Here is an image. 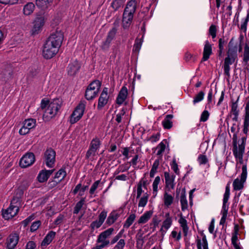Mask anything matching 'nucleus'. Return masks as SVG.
I'll list each match as a JSON object with an SVG mask.
<instances>
[{"instance_id": "obj_13", "label": "nucleus", "mask_w": 249, "mask_h": 249, "mask_svg": "<svg viewBox=\"0 0 249 249\" xmlns=\"http://www.w3.org/2000/svg\"><path fill=\"white\" fill-rule=\"evenodd\" d=\"M19 236L16 233L11 234L7 240V247L8 249H13L17 245Z\"/></svg>"}, {"instance_id": "obj_62", "label": "nucleus", "mask_w": 249, "mask_h": 249, "mask_svg": "<svg viewBox=\"0 0 249 249\" xmlns=\"http://www.w3.org/2000/svg\"><path fill=\"white\" fill-rule=\"evenodd\" d=\"M158 147L160 148V149L157 152L158 155H160L162 154V153L164 151L165 149V145L162 142H161Z\"/></svg>"}, {"instance_id": "obj_32", "label": "nucleus", "mask_w": 249, "mask_h": 249, "mask_svg": "<svg viewBox=\"0 0 249 249\" xmlns=\"http://www.w3.org/2000/svg\"><path fill=\"white\" fill-rule=\"evenodd\" d=\"M39 73V70L37 67L31 68L27 75V79L29 80H31L34 78L36 77Z\"/></svg>"}, {"instance_id": "obj_17", "label": "nucleus", "mask_w": 249, "mask_h": 249, "mask_svg": "<svg viewBox=\"0 0 249 249\" xmlns=\"http://www.w3.org/2000/svg\"><path fill=\"white\" fill-rule=\"evenodd\" d=\"M54 169L46 170H42L37 176L38 180L39 182H44L46 181L49 177L53 174Z\"/></svg>"}, {"instance_id": "obj_50", "label": "nucleus", "mask_w": 249, "mask_h": 249, "mask_svg": "<svg viewBox=\"0 0 249 249\" xmlns=\"http://www.w3.org/2000/svg\"><path fill=\"white\" fill-rule=\"evenodd\" d=\"M40 225L41 222L39 220L34 222L31 226L30 231L32 232L36 231Z\"/></svg>"}, {"instance_id": "obj_23", "label": "nucleus", "mask_w": 249, "mask_h": 249, "mask_svg": "<svg viewBox=\"0 0 249 249\" xmlns=\"http://www.w3.org/2000/svg\"><path fill=\"white\" fill-rule=\"evenodd\" d=\"M173 118V115L169 114L166 116L162 122V125L165 129H169L173 126V122L171 121Z\"/></svg>"}, {"instance_id": "obj_21", "label": "nucleus", "mask_w": 249, "mask_h": 249, "mask_svg": "<svg viewBox=\"0 0 249 249\" xmlns=\"http://www.w3.org/2000/svg\"><path fill=\"white\" fill-rule=\"evenodd\" d=\"M164 177L165 180V185L166 187H171L172 189L174 188V184L173 183L175 177L174 175L171 176L169 173L164 172Z\"/></svg>"}, {"instance_id": "obj_51", "label": "nucleus", "mask_w": 249, "mask_h": 249, "mask_svg": "<svg viewBox=\"0 0 249 249\" xmlns=\"http://www.w3.org/2000/svg\"><path fill=\"white\" fill-rule=\"evenodd\" d=\"M172 223V219H165L162 223V228L165 229L166 230H168L171 226Z\"/></svg>"}, {"instance_id": "obj_46", "label": "nucleus", "mask_w": 249, "mask_h": 249, "mask_svg": "<svg viewBox=\"0 0 249 249\" xmlns=\"http://www.w3.org/2000/svg\"><path fill=\"white\" fill-rule=\"evenodd\" d=\"M249 20V14L247 15L246 17L244 18L243 23L241 25L240 29L246 32L247 31V25Z\"/></svg>"}, {"instance_id": "obj_64", "label": "nucleus", "mask_w": 249, "mask_h": 249, "mask_svg": "<svg viewBox=\"0 0 249 249\" xmlns=\"http://www.w3.org/2000/svg\"><path fill=\"white\" fill-rule=\"evenodd\" d=\"M29 130L30 129L23 124L22 127L20 129L19 133L20 135H24L27 134L29 132Z\"/></svg>"}, {"instance_id": "obj_31", "label": "nucleus", "mask_w": 249, "mask_h": 249, "mask_svg": "<svg viewBox=\"0 0 249 249\" xmlns=\"http://www.w3.org/2000/svg\"><path fill=\"white\" fill-rule=\"evenodd\" d=\"M119 217V214L115 212H112L110 213L106 221V223L108 225H111L117 220Z\"/></svg>"}, {"instance_id": "obj_54", "label": "nucleus", "mask_w": 249, "mask_h": 249, "mask_svg": "<svg viewBox=\"0 0 249 249\" xmlns=\"http://www.w3.org/2000/svg\"><path fill=\"white\" fill-rule=\"evenodd\" d=\"M95 150H93L92 149L89 148V149L88 150V151L87 152V154L86 155V159H89L91 157L93 158V157L95 155L96 153Z\"/></svg>"}, {"instance_id": "obj_10", "label": "nucleus", "mask_w": 249, "mask_h": 249, "mask_svg": "<svg viewBox=\"0 0 249 249\" xmlns=\"http://www.w3.org/2000/svg\"><path fill=\"white\" fill-rule=\"evenodd\" d=\"M117 30L115 27H113L108 32L106 40L103 42L102 45L101 46L102 50L103 51H107L108 49L111 42L115 36Z\"/></svg>"}, {"instance_id": "obj_11", "label": "nucleus", "mask_w": 249, "mask_h": 249, "mask_svg": "<svg viewBox=\"0 0 249 249\" xmlns=\"http://www.w3.org/2000/svg\"><path fill=\"white\" fill-rule=\"evenodd\" d=\"M44 16L42 15H37L34 22L32 34L35 35L38 34L39 31L44 25Z\"/></svg>"}, {"instance_id": "obj_34", "label": "nucleus", "mask_w": 249, "mask_h": 249, "mask_svg": "<svg viewBox=\"0 0 249 249\" xmlns=\"http://www.w3.org/2000/svg\"><path fill=\"white\" fill-rule=\"evenodd\" d=\"M180 203L181 205V210L184 211L187 208L188 204L186 199L185 191H182L180 196Z\"/></svg>"}, {"instance_id": "obj_63", "label": "nucleus", "mask_w": 249, "mask_h": 249, "mask_svg": "<svg viewBox=\"0 0 249 249\" xmlns=\"http://www.w3.org/2000/svg\"><path fill=\"white\" fill-rule=\"evenodd\" d=\"M173 238H175L176 240L179 241L181 238V232L178 233L176 231H173L171 233Z\"/></svg>"}, {"instance_id": "obj_47", "label": "nucleus", "mask_w": 249, "mask_h": 249, "mask_svg": "<svg viewBox=\"0 0 249 249\" xmlns=\"http://www.w3.org/2000/svg\"><path fill=\"white\" fill-rule=\"evenodd\" d=\"M142 46V41L138 38L135 40V44L133 47V51L138 52Z\"/></svg>"}, {"instance_id": "obj_16", "label": "nucleus", "mask_w": 249, "mask_h": 249, "mask_svg": "<svg viewBox=\"0 0 249 249\" xmlns=\"http://www.w3.org/2000/svg\"><path fill=\"white\" fill-rule=\"evenodd\" d=\"M237 45L233 42V38H231L228 44V51L227 55L231 58L237 57Z\"/></svg>"}, {"instance_id": "obj_14", "label": "nucleus", "mask_w": 249, "mask_h": 249, "mask_svg": "<svg viewBox=\"0 0 249 249\" xmlns=\"http://www.w3.org/2000/svg\"><path fill=\"white\" fill-rule=\"evenodd\" d=\"M80 68V65L77 61L75 60L71 62L67 67L68 74L71 76L75 75L79 71Z\"/></svg>"}, {"instance_id": "obj_26", "label": "nucleus", "mask_w": 249, "mask_h": 249, "mask_svg": "<svg viewBox=\"0 0 249 249\" xmlns=\"http://www.w3.org/2000/svg\"><path fill=\"white\" fill-rule=\"evenodd\" d=\"M153 212L151 211H147L139 219L138 222L139 224L145 223L151 217Z\"/></svg>"}, {"instance_id": "obj_25", "label": "nucleus", "mask_w": 249, "mask_h": 249, "mask_svg": "<svg viewBox=\"0 0 249 249\" xmlns=\"http://www.w3.org/2000/svg\"><path fill=\"white\" fill-rule=\"evenodd\" d=\"M178 222L182 228L184 236H186L188 233V227L187 224V221L183 217L182 214H180Z\"/></svg>"}, {"instance_id": "obj_59", "label": "nucleus", "mask_w": 249, "mask_h": 249, "mask_svg": "<svg viewBox=\"0 0 249 249\" xmlns=\"http://www.w3.org/2000/svg\"><path fill=\"white\" fill-rule=\"evenodd\" d=\"M23 193L24 192L21 190V189H17L15 191L14 196L21 199V198L23 196Z\"/></svg>"}, {"instance_id": "obj_15", "label": "nucleus", "mask_w": 249, "mask_h": 249, "mask_svg": "<svg viewBox=\"0 0 249 249\" xmlns=\"http://www.w3.org/2000/svg\"><path fill=\"white\" fill-rule=\"evenodd\" d=\"M213 54L212 45L207 40L203 48V61H207Z\"/></svg>"}, {"instance_id": "obj_33", "label": "nucleus", "mask_w": 249, "mask_h": 249, "mask_svg": "<svg viewBox=\"0 0 249 249\" xmlns=\"http://www.w3.org/2000/svg\"><path fill=\"white\" fill-rule=\"evenodd\" d=\"M173 199L174 198L171 195L168 194L166 192H165L163 196V200L164 205L166 206L169 207L173 203Z\"/></svg>"}, {"instance_id": "obj_42", "label": "nucleus", "mask_w": 249, "mask_h": 249, "mask_svg": "<svg viewBox=\"0 0 249 249\" xmlns=\"http://www.w3.org/2000/svg\"><path fill=\"white\" fill-rule=\"evenodd\" d=\"M249 127V114H245L244 122V128L243 132L247 134L248 131V128Z\"/></svg>"}, {"instance_id": "obj_36", "label": "nucleus", "mask_w": 249, "mask_h": 249, "mask_svg": "<svg viewBox=\"0 0 249 249\" xmlns=\"http://www.w3.org/2000/svg\"><path fill=\"white\" fill-rule=\"evenodd\" d=\"M243 60L246 65L249 61V46L247 44L244 47Z\"/></svg>"}, {"instance_id": "obj_38", "label": "nucleus", "mask_w": 249, "mask_h": 249, "mask_svg": "<svg viewBox=\"0 0 249 249\" xmlns=\"http://www.w3.org/2000/svg\"><path fill=\"white\" fill-rule=\"evenodd\" d=\"M36 121L33 119H30L28 120H26L23 123V124L25 126L28 128L29 129L34 127L36 125Z\"/></svg>"}, {"instance_id": "obj_30", "label": "nucleus", "mask_w": 249, "mask_h": 249, "mask_svg": "<svg viewBox=\"0 0 249 249\" xmlns=\"http://www.w3.org/2000/svg\"><path fill=\"white\" fill-rule=\"evenodd\" d=\"M35 5L32 2H29L25 5L23 8V13L26 15H29L33 13Z\"/></svg>"}, {"instance_id": "obj_61", "label": "nucleus", "mask_w": 249, "mask_h": 249, "mask_svg": "<svg viewBox=\"0 0 249 249\" xmlns=\"http://www.w3.org/2000/svg\"><path fill=\"white\" fill-rule=\"evenodd\" d=\"M236 57H233V58H231V56H228L225 58V62H224V65H230L233 62H234Z\"/></svg>"}, {"instance_id": "obj_6", "label": "nucleus", "mask_w": 249, "mask_h": 249, "mask_svg": "<svg viewBox=\"0 0 249 249\" xmlns=\"http://www.w3.org/2000/svg\"><path fill=\"white\" fill-rule=\"evenodd\" d=\"M242 172L241 175V179H235L233 182V188L235 190H240L243 189L244 183L245 182L247 176V166L244 165L242 168Z\"/></svg>"}, {"instance_id": "obj_12", "label": "nucleus", "mask_w": 249, "mask_h": 249, "mask_svg": "<svg viewBox=\"0 0 249 249\" xmlns=\"http://www.w3.org/2000/svg\"><path fill=\"white\" fill-rule=\"evenodd\" d=\"M19 208H15L14 205L10 204L8 208L2 212V216L5 219H9L16 215L18 213Z\"/></svg>"}, {"instance_id": "obj_18", "label": "nucleus", "mask_w": 249, "mask_h": 249, "mask_svg": "<svg viewBox=\"0 0 249 249\" xmlns=\"http://www.w3.org/2000/svg\"><path fill=\"white\" fill-rule=\"evenodd\" d=\"M128 94L127 89L126 87L124 86L120 91L116 99V103L121 105L126 99Z\"/></svg>"}, {"instance_id": "obj_3", "label": "nucleus", "mask_w": 249, "mask_h": 249, "mask_svg": "<svg viewBox=\"0 0 249 249\" xmlns=\"http://www.w3.org/2000/svg\"><path fill=\"white\" fill-rule=\"evenodd\" d=\"M62 104V101L60 98L53 99L49 104L47 108L45 109L43 114V117L52 118L57 113Z\"/></svg>"}, {"instance_id": "obj_24", "label": "nucleus", "mask_w": 249, "mask_h": 249, "mask_svg": "<svg viewBox=\"0 0 249 249\" xmlns=\"http://www.w3.org/2000/svg\"><path fill=\"white\" fill-rule=\"evenodd\" d=\"M53 0H36V6L42 9H46L53 2Z\"/></svg>"}, {"instance_id": "obj_41", "label": "nucleus", "mask_w": 249, "mask_h": 249, "mask_svg": "<svg viewBox=\"0 0 249 249\" xmlns=\"http://www.w3.org/2000/svg\"><path fill=\"white\" fill-rule=\"evenodd\" d=\"M100 141L98 139H94L92 140L90 144V148L96 151L99 147Z\"/></svg>"}, {"instance_id": "obj_43", "label": "nucleus", "mask_w": 249, "mask_h": 249, "mask_svg": "<svg viewBox=\"0 0 249 249\" xmlns=\"http://www.w3.org/2000/svg\"><path fill=\"white\" fill-rule=\"evenodd\" d=\"M239 100V97L236 102L232 103L231 106V111L233 113V114L235 116V118H237L238 115V110L237 109L238 105L237 102Z\"/></svg>"}, {"instance_id": "obj_7", "label": "nucleus", "mask_w": 249, "mask_h": 249, "mask_svg": "<svg viewBox=\"0 0 249 249\" xmlns=\"http://www.w3.org/2000/svg\"><path fill=\"white\" fill-rule=\"evenodd\" d=\"M56 153L55 151L50 148L44 153V159L46 165L48 167H53L55 161Z\"/></svg>"}, {"instance_id": "obj_1", "label": "nucleus", "mask_w": 249, "mask_h": 249, "mask_svg": "<svg viewBox=\"0 0 249 249\" xmlns=\"http://www.w3.org/2000/svg\"><path fill=\"white\" fill-rule=\"evenodd\" d=\"M63 38V33L61 30H56L51 35L44 45L42 54L45 58L51 59L57 53Z\"/></svg>"}, {"instance_id": "obj_55", "label": "nucleus", "mask_w": 249, "mask_h": 249, "mask_svg": "<svg viewBox=\"0 0 249 249\" xmlns=\"http://www.w3.org/2000/svg\"><path fill=\"white\" fill-rule=\"evenodd\" d=\"M123 232L124 230H122L117 235L114 236L111 240L110 244H114L116 242H117L119 240V239L122 237V235Z\"/></svg>"}, {"instance_id": "obj_58", "label": "nucleus", "mask_w": 249, "mask_h": 249, "mask_svg": "<svg viewBox=\"0 0 249 249\" xmlns=\"http://www.w3.org/2000/svg\"><path fill=\"white\" fill-rule=\"evenodd\" d=\"M102 223L99 220H96L92 222L90 224V227L91 229H94V228H99L102 225Z\"/></svg>"}, {"instance_id": "obj_29", "label": "nucleus", "mask_w": 249, "mask_h": 249, "mask_svg": "<svg viewBox=\"0 0 249 249\" xmlns=\"http://www.w3.org/2000/svg\"><path fill=\"white\" fill-rule=\"evenodd\" d=\"M98 93L96 91L91 90L89 89H86L85 96L87 100H92L95 98L98 95Z\"/></svg>"}, {"instance_id": "obj_44", "label": "nucleus", "mask_w": 249, "mask_h": 249, "mask_svg": "<svg viewBox=\"0 0 249 249\" xmlns=\"http://www.w3.org/2000/svg\"><path fill=\"white\" fill-rule=\"evenodd\" d=\"M217 29L215 25L212 24L209 28V34L212 36V38H214L216 36Z\"/></svg>"}, {"instance_id": "obj_48", "label": "nucleus", "mask_w": 249, "mask_h": 249, "mask_svg": "<svg viewBox=\"0 0 249 249\" xmlns=\"http://www.w3.org/2000/svg\"><path fill=\"white\" fill-rule=\"evenodd\" d=\"M125 242L124 239H121L117 242L113 249H124Z\"/></svg>"}, {"instance_id": "obj_53", "label": "nucleus", "mask_w": 249, "mask_h": 249, "mask_svg": "<svg viewBox=\"0 0 249 249\" xmlns=\"http://www.w3.org/2000/svg\"><path fill=\"white\" fill-rule=\"evenodd\" d=\"M100 182V180H98L96 181L91 186L90 190H89V193L91 195H92L94 193L95 191L97 188L99 183Z\"/></svg>"}, {"instance_id": "obj_19", "label": "nucleus", "mask_w": 249, "mask_h": 249, "mask_svg": "<svg viewBox=\"0 0 249 249\" xmlns=\"http://www.w3.org/2000/svg\"><path fill=\"white\" fill-rule=\"evenodd\" d=\"M245 148L243 145H239L238 148L237 146L233 147V153L236 158L239 160V162L242 163L243 161V155L244 152Z\"/></svg>"}, {"instance_id": "obj_57", "label": "nucleus", "mask_w": 249, "mask_h": 249, "mask_svg": "<svg viewBox=\"0 0 249 249\" xmlns=\"http://www.w3.org/2000/svg\"><path fill=\"white\" fill-rule=\"evenodd\" d=\"M202 100V91H199V92L195 97L193 103L196 104Z\"/></svg>"}, {"instance_id": "obj_56", "label": "nucleus", "mask_w": 249, "mask_h": 249, "mask_svg": "<svg viewBox=\"0 0 249 249\" xmlns=\"http://www.w3.org/2000/svg\"><path fill=\"white\" fill-rule=\"evenodd\" d=\"M171 167L176 174H179V169L178 168V165L175 159H173V160Z\"/></svg>"}, {"instance_id": "obj_2", "label": "nucleus", "mask_w": 249, "mask_h": 249, "mask_svg": "<svg viewBox=\"0 0 249 249\" xmlns=\"http://www.w3.org/2000/svg\"><path fill=\"white\" fill-rule=\"evenodd\" d=\"M136 7V0H131L127 2L123 15L122 26L124 29L128 28L131 25Z\"/></svg>"}, {"instance_id": "obj_49", "label": "nucleus", "mask_w": 249, "mask_h": 249, "mask_svg": "<svg viewBox=\"0 0 249 249\" xmlns=\"http://www.w3.org/2000/svg\"><path fill=\"white\" fill-rule=\"evenodd\" d=\"M160 181V177L159 176H157L156 177L153 183V189L154 193L155 192L156 194L158 191V186Z\"/></svg>"}, {"instance_id": "obj_8", "label": "nucleus", "mask_w": 249, "mask_h": 249, "mask_svg": "<svg viewBox=\"0 0 249 249\" xmlns=\"http://www.w3.org/2000/svg\"><path fill=\"white\" fill-rule=\"evenodd\" d=\"M13 69L10 65L3 66L0 74V79L4 82H7L12 78Z\"/></svg>"}, {"instance_id": "obj_45", "label": "nucleus", "mask_w": 249, "mask_h": 249, "mask_svg": "<svg viewBox=\"0 0 249 249\" xmlns=\"http://www.w3.org/2000/svg\"><path fill=\"white\" fill-rule=\"evenodd\" d=\"M21 201V199H20L18 197H16V196H14L13 198H12V199L11 201V204L12 205H14L15 206V208H19V207L20 205Z\"/></svg>"}, {"instance_id": "obj_35", "label": "nucleus", "mask_w": 249, "mask_h": 249, "mask_svg": "<svg viewBox=\"0 0 249 249\" xmlns=\"http://www.w3.org/2000/svg\"><path fill=\"white\" fill-rule=\"evenodd\" d=\"M124 2V0H113L111 3V6L114 10L116 11L123 6Z\"/></svg>"}, {"instance_id": "obj_20", "label": "nucleus", "mask_w": 249, "mask_h": 249, "mask_svg": "<svg viewBox=\"0 0 249 249\" xmlns=\"http://www.w3.org/2000/svg\"><path fill=\"white\" fill-rule=\"evenodd\" d=\"M55 232L51 231H50L45 237L43 240L42 241L41 246L42 247H45L48 245L52 241L53 239L55 236Z\"/></svg>"}, {"instance_id": "obj_37", "label": "nucleus", "mask_w": 249, "mask_h": 249, "mask_svg": "<svg viewBox=\"0 0 249 249\" xmlns=\"http://www.w3.org/2000/svg\"><path fill=\"white\" fill-rule=\"evenodd\" d=\"M136 215L135 214H131L126 219L125 222L124 224V227L125 228H128L130 225L133 223L134 220L135 219Z\"/></svg>"}, {"instance_id": "obj_60", "label": "nucleus", "mask_w": 249, "mask_h": 249, "mask_svg": "<svg viewBox=\"0 0 249 249\" xmlns=\"http://www.w3.org/2000/svg\"><path fill=\"white\" fill-rule=\"evenodd\" d=\"M142 192V182H139L137 190V198L140 197Z\"/></svg>"}, {"instance_id": "obj_39", "label": "nucleus", "mask_w": 249, "mask_h": 249, "mask_svg": "<svg viewBox=\"0 0 249 249\" xmlns=\"http://www.w3.org/2000/svg\"><path fill=\"white\" fill-rule=\"evenodd\" d=\"M84 203L85 199L83 198H82L79 202H78L74 208L73 213L77 214L84 204Z\"/></svg>"}, {"instance_id": "obj_28", "label": "nucleus", "mask_w": 249, "mask_h": 249, "mask_svg": "<svg viewBox=\"0 0 249 249\" xmlns=\"http://www.w3.org/2000/svg\"><path fill=\"white\" fill-rule=\"evenodd\" d=\"M67 175V173L63 167L61 168L56 174L54 179H57L58 182H60L63 180Z\"/></svg>"}, {"instance_id": "obj_27", "label": "nucleus", "mask_w": 249, "mask_h": 249, "mask_svg": "<svg viewBox=\"0 0 249 249\" xmlns=\"http://www.w3.org/2000/svg\"><path fill=\"white\" fill-rule=\"evenodd\" d=\"M108 96L101 95L98 100L97 109L101 110L107 103Z\"/></svg>"}, {"instance_id": "obj_40", "label": "nucleus", "mask_w": 249, "mask_h": 249, "mask_svg": "<svg viewBox=\"0 0 249 249\" xmlns=\"http://www.w3.org/2000/svg\"><path fill=\"white\" fill-rule=\"evenodd\" d=\"M148 198V195L145 193L142 197L139 202L138 206L143 207H144L147 202Z\"/></svg>"}, {"instance_id": "obj_52", "label": "nucleus", "mask_w": 249, "mask_h": 249, "mask_svg": "<svg viewBox=\"0 0 249 249\" xmlns=\"http://www.w3.org/2000/svg\"><path fill=\"white\" fill-rule=\"evenodd\" d=\"M230 196V187L229 186V185L226 186V191L225 193L224 196V198H223V202L224 203H226L229 199Z\"/></svg>"}, {"instance_id": "obj_22", "label": "nucleus", "mask_w": 249, "mask_h": 249, "mask_svg": "<svg viewBox=\"0 0 249 249\" xmlns=\"http://www.w3.org/2000/svg\"><path fill=\"white\" fill-rule=\"evenodd\" d=\"M101 84L102 83L101 81L98 80H95L89 84L87 89L99 93Z\"/></svg>"}, {"instance_id": "obj_4", "label": "nucleus", "mask_w": 249, "mask_h": 249, "mask_svg": "<svg viewBox=\"0 0 249 249\" xmlns=\"http://www.w3.org/2000/svg\"><path fill=\"white\" fill-rule=\"evenodd\" d=\"M114 231L113 228H110L101 232L98 236L97 242L101 243L95 247V249H102L107 247L110 243L109 238Z\"/></svg>"}, {"instance_id": "obj_9", "label": "nucleus", "mask_w": 249, "mask_h": 249, "mask_svg": "<svg viewBox=\"0 0 249 249\" xmlns=\"http://www.w3.org/2000/svg\"><path fill=\"white\" fill-rule=\"evenodd\" d=\"M35 161L33 153L29 152L24 155L20 159L19 165L22 168H26L32 165Z\"/></svg>"}, {"instance_id": "obj_5", "label": "nucleus", "mask_w": 249, "mask_h": 249, "mask_svg": "<svg viewBox=\"0 0 249 249\" xmlns=\"http://www.w3.org/2000/svg\"><path fill=\"white\" fill-rule=\"evenodd\" d=\"M85 101H81L71 115L70 123L73 124L78 122L83 115L86 105Z\"/></svg>"}]
</instances>
